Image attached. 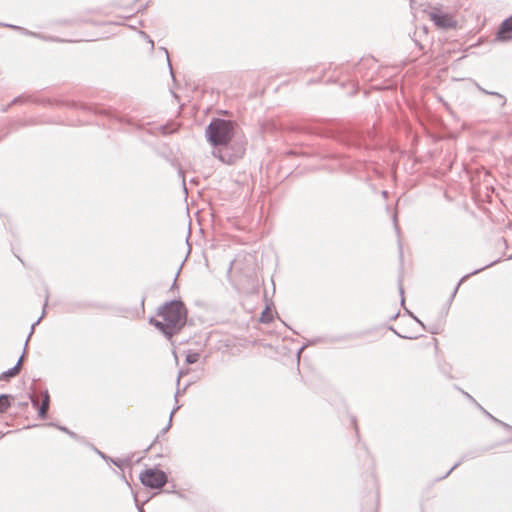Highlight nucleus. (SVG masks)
Returning a JSON list of instances; mask_svg holds the SVG:
<instances>
[{
  "mask_svg": "<svg viewBox=\"0 0 512 512\" xmlns=\"http://www.w3.org/2000/svg\"><path fill=\"white\" fill-rule=\"evenodd\" d=\"M233 126H234L233 123L226 121V126H225V129H226V148L228 146L231 147V141H230V139H228V134L230 133L231 130H233Z\"/></svg>",
  "mask_w": 512,
  "mask_h": 512,
  "instance_id": "nucleus-19",
  "label": "nucleus"
},
{
  "mask_svg": "<svg viewBox=\"0 0 512 512\" xmlns=\"http://www.w3.org/2000/svg\"><path fill=\"white\" fill-rule=\"evenodd\" d=\"M205 139L213 148L212 154L224 163V118L213 117L205 128Z\"/></svg>",
  "mask_w": 512,
  "mask_h": 512,
  "instance_id": "nucleus-2",
  "label": "nucleus"
},
{
  "mask_svg": "<svg viewBox=\"0 0 512 512\" xmlns=\"http://www.w3.org/2000/svg\"><path fill=\"white\" fill-rule=\"evenodd\" d=\"M50 401H51V399H50L49 391L47 389H45L44 393H43V401H42L41 406H45V407L49 408Z\"/></svg>",
  "mask_w": 512,
  "mask_h": 512,
  "instance_id": "nucleus-21",
  "label": "nucleus"
},
{
  "mask_svg": "<svg viewBox=\"0 0 512 512\" xmlns=\"http://www.w3.org/2000/svg\"><path fill=\"white\" fill-rule=\"evenodd\" d=\"M144 302H145V296L142 297L141 299V306L144 308Z\"/></svg>",
  "mask_w": 512,
  "mask_h": 512,
  "instance_id": "nucleus-32",
  "label": "nucleus"
},
{
  "mask_svg": "<svg viewBox=\"0 0 512 512\" xmlns=\"http://www.w3.org/2000/svg\"><path fill=\"white\" fill-rule=\"evenodd\" d=\"M124 482L128 484V480L126 479V476H123Z\"/></svg>",
  "mask_w": 512,
  "mask_h": 512,
  "instance_id": "nucleus-35",
  "label": "nucleus"
},
{
  "mask_svg": "<svg viewBox=\"0 0 512 512\" xmlns=\"http://www.w3.org/2000/svg\"><path fill=\"white\" fill-rule=\"evenodd\" d=\"M219 115H224V111H219Z\"/></svg>",
  "mask_w": 512,
  "mask_h": 512,
  "instance_id": "nucleus-37",
  "label": "nucleus"
},
{
  "mask_svg": "<svg viewBox=\"0 0 512 512\" xmlns=\"http://www.w3.org/2000/svg\"><path fill=\"white\" fill-rule=\"evenodd\" d=\"M174 488H175V484H172V488H169V489H167V490H164V492H165V493H168V494L175 493ZM176 494H177L178 496L182 497V494H181V493L176 492Z\"/></svg>",
  "mask_w": 512,
  "mask_h": 512,
  "instance_id": "nucleus-28",
  "label": "nucleus"
},
{
  "mask_svg": "<svg viewBox=\"0 0 512 512\" xmlns=\"http://www.w3.org/2000/svg\"><path fill=\"white\" fill-rule=\"evenodd\" d=\"M48 298H49V295L46 294L41 316L34 323H32V325H31V329H30V332H29V334L27 336V339H26V342H25V346H24V350H23L22 355L20 356L19 360L17 361V363L13 367L9 368L8 370H6V371H4V372H2L0 374V380H7V379H9L11 377H15L16 375H18V373L20 371V363H21V361H22V359H23V357H24V355L26 353L28 341H29L31 335L34 333L35 327L40 323V321L46 315V307L48 305Z\"/></svg>",
  "mask_w": 512,
  "mask_h": 512,
  "instance_id": "nucleus-4",
  "label": "nucleus"
},
{
  "mask_svg": "<svg viewBox=\"0 0 512 512\" xmlns=\"http://www.w3.org/2000/svg\"><path fill=\"white\" fill-rule=\"evenodd\" d=\"M180 407H181V406H180L179 404H177V403H176L175 407H174V408L172 409V411L170 412V417H169V419H171V420H172L173 415L176 413V411H178V410L180 409Z\"/></svg>",
  "mask_w": 512,
  "mask_h": 512,
  "instance_id": "nucleus-29",
  "label": "nucleus"
},
{
  "mask_svg": "<svg viewBox=\"0 0 512 512\" xmlns=\"http://www.w3.org/2000/svg\"><path fill=\"white\" fill-rule=\"evenodd\" d=\"M172 426V420L169 419L167 425L160 431V433L155 437L154 441L145 449V452H147L149 449H151L153 446L156 445V443L159 441V438L163 435H165L169 429Z\"/></svg>",
  "mask_w": 512,
  "mask_h": 512,
  "instance_id": "nucleus-17",
  "label": "nucleus"
},
{
  "mask_svg": "<svg viewBox=\"0 0 512 512\" xmlns=\"http://www.w3.org/2000/svg\"><path fill=\"white\" fill-rule=\"evenodd\" d=\"M173 288H176V282L175 281L173 282V284L171 286V289H173Z\"/></svg>",
  "mask_w": 512,
  "mask_h": 512,
  "instance_id": "nucleus-33",
  "label": "nucleus"
},
{
  "mask_svg": "<svg viewBox=\"0 0 512 512\" xmlns=\"http://www.w3.org/2000/svg\"><path fill=\"white\" fill-rule=\"evenodd\" d=\"M244 152H245V147H244L243 141L241 140L239 145L236 148V155L235 156L236 157H240V156H242L244 154Z\"/></svg>",
  "mask_w": 512,
  "mask_h": 512,
  "instance_id": "nucleus-24",
  "label": "nucleus"
},
{
  "mask_svg": "<svg viewBox=\"0 0 512 512\" xmlns=\"http://www.w3.org/2000/svg\"><path fill=\"white\" fill-rule=\"evenodd\" d=\"M19 33H21L22 35L34 37V38H37V39H40V40L46 41V42H57V43L73 42V40H66V39H63V38H60L57 36L45 35L40 32H34V31L28 30L22 26H21V30Z\"/></svg>",
  "mask_w": 512,
  "mask_h": 512,
  "instance_id": "nucleus-6",
  "label": "nucleus"
},
{
  "mask_svg": "<svg viewBox=\"0 0 512 512\" xmlns=\"http://www.w3.org/2000/svg\"><path fill=\"white\" fill-rule=\"evenodd\" d=\"M189 372V370H184V369H180L179 370V373H178V378H177V390H176V393L174 395V399H175V402L178 403V397L182 394L185 393V391L187 390V388L193 383V380L190 379L187 381V383L184 385V387L182 389L179 388V385H180V378L183 377L185 374H187Z\"/></svg>",
  "mask_w": 512,
  "mask_h": 512,
  "instance_id": "nucleus-11",
  "label": "nucleus"
},
{
  "mask_svg": "<svg viewBox=\"0 0 512 512\" xmlns=\"http://www.w3.org/2000/svg\"><path fill=\"white\" fill-rule=\"evenodd\" d=\"M427 15L429 19L440 29H450L457 26V21L452 14L442 11L439 8H432L428 10Z\"/></svg>",
  "mask_w": 512,
  "mask_h": 512,
  "instance_id": "nucleus-5",
  "label": "nucleus"
},
{
  "mask_svg": "<svg viewBox=\"0 0 512 512\" xmlns=\"http://www.w3.org/2000/svg\"><path fill=\"white\" fill-rule=\"evenodd\" d=\"M25 102H35V103H39V104H50L51 103V101L49 99L36 100L30 95L21 94V95L14 97L11 100L10 105H18V104H22Z\"/></svg>",
  "mask_w": 512,
  "mask_h": 512,
  "instance_id": "nucleus-8",
  "label": "nucleus"
},
{
  "mask_svg": "<svg viewBox=\"0 0 512 512\" xmlns=\"http://www.w3.org/2000/svg\"><path fill=\"white\" fill-rule=\"evenodd\" d=\"M132 457L127 456L125 458H113L111 457L110 462L111 464L115 465L119 469H123L125 466L131 465Z\"/></svg>",
  "mask_w": 512,
  "mask_h": 512,
  "instance_id": "nucleus-15",
  "label": "nucleus"
},
{
  "mask_svg": "<svg viewBox=\"0 0 512 512\" xmlns=\"http://www.w3.org/2000/svg\"><path fill=\"white\" fill-rule=\"evenodd\" d=\"M0 27H7V28H10V29H12L14 31H17V32H20V30H21V26L10 24V23L0 22Z\"/></svg>",
  "mask_w": 512,
  "mask_h": 512,
  "instance_id": "nucleus-23",
  "label": "nucleus"
},
{
  "mask_svg": "<svg viewBox=\"0 0 512 512\" xmlns=\"http://www.w3.org/2000/svg\"><path fill=\"white\" fill-rule=\"evenodd\" d=\"M178 176L182 180V189H183L184 193L186 194L187 193V186H186L184 171H183V169L180 166L178 167Z\"/></svg>",
  "mask_w": 512,
  "mask_h": 512,
  "instance_id": "nucleus-20",
  "label": "nucleus"
},
{
  "mask_svg": "<svg viewBox=\"0 0 512 512\" xmlns=\"http://www.w3.org/2000/svg\"><path fill=\"white\" fill-rule=\"evenodd\" d=\"M511 33H512V16L509 17L508 19H506L502 23V25L498 31V38L500 40H507L511 37L510 36Z\"/></svg>",
  "mask_w": 512,
  "mask_h": 512,
  "instance_id": "nucleus-10",
  "label": "nucleus"
},
{
  "mask_svg": "<svg viewBox=\"0 0 512 512\" xmlns=\"http://www.w3.org/2000/svg\"><path fill=\"white\" fill-rule=\"evenodd\" d=\"M135 504H136V508L138 510V512H145L144 508H143V504H139L137 502V499L135 498Z\"/></svg>",
  "mask_w": 512,
  "mask_h": 512,
  "instance_id": "nucleus-30",
  "label": "nucleus"
},
{
  "mask_svg": "<svg viewBox=\"0 0 512 512\" xmlns=\"http://www.w3.org/2000/svg\"><path fill=\"white\" fill-rule=\"evenodd\" d=\"M158 129L162 135H170L174 132V130L172 128H169L167 125H161L159 126Z\"/></svg>",
  "mask_w": 512,
  "mask_h": 512,
  "instance_id": "nucleus-22",
  "label": "nucleus"
},
{
  "mask_svg": "<svg viewBox=\"0 0 512 512\" xmlns=\"http://www.w3.org/2000/svg\"><path fill=\"white\" fill-rule=\"evenodd\" d=\"M90 111H92L93 113L95 114H104V115H107L111 118H116L115 116V112L112 111V110H109L103 106H99V105H94L92 108L89 109Z\"/></svg>",
  "mask_w": 512,
  "mask_h": 512,
  "instance_id": "nucleus-16",
  "label": "nucleus"
},
{
  "mask_svg": "<svg viewBox=\"0 0 512 512\" xmlns=\"http://www.w3.org/2000/svg\"><path fill=\"white\" fill-rule=\"evenodd\" d=\"M161 50H163L165 52L166 56H167V63H168V67H169V70H170V74H171L172 78L174 79L173 69H172V66H171V63H170V60H169L168 50L165 47H161Z\"/></svg>",
  "mask_w": 512,
  "mask_h": 512,
  "instance_id": "nucleus-25",
  "label": "nucleus"
},
{
  "mask_svg": "<svg viewBox=\"0 0 512 512\" xmlns=\"http://www.w3.org/2000/svg\"><path fill=\"white\" fill-rule=\"evenodd\" d=\"M418 351L422 356H425L427 352L437 353L439 351L438 340L433 338L418 346Z\"/></svg>",
  "mask_w": 512,
  "mask_h": 512,
  "instance_id": "nucleus-9",
  "label": "nucleus"
},
{
  "mask_svg": "<svg viewBox=\"0 0 512 512\" xmlns=\"http://www.w3.org/2000/svg\"><path fill=\"white\" fill-rule=\"evenodd\" d=\"M199 359H200V353L198 351L189 349L185 352V364H187V365L195 364L199 361Z\"/></svg>",
  "mask_w": 512,
  "mask_h": 512,
  "instance_id": "nucleus-14",
  "label": "nucleus"
},
{
  "mask_svg": "<svg viewBox=\"0 0 512 512\" xmlns=\"http://www.w3.org/2000/svg\"><path fill=\"white\" fill-rule=\"evenodd\" d=\"M14 396L11 394H0V412H6L14 403Z\"/></svg>",
  "mask_w": 512,
  "mask_h": 512,
  "instance_id": "nucleus-12",
  "label": "nucleus"
},
{
  "mask_svg": "<svg viewBox=\"0 0 512 512\" xmlns=\"http://www.w3.org/2000/svg\"><path fill=\"white\" fill-rule=\"evenodd\" d=\"M124 482L128 484V480L126 479V476H123Z\"/></svg>",
  "mask_w": 512,
  "mask_h": 512,
  "instance_id": "nucleus-34",
  "label": "nucleus"
},
{
  "mask_svg": "<svg viewBox=\"0 0 512 512\" xmlns=\"http://www.w3.org/2000/svg\"><path fill=\"white\" fill-rule=\"evenodd\" d=\"M89 446L91 447V449L101 458L103 459L105 462L109 463L110 462V459H111V456L107 455L106 453L102 452L101 450H99L95 445L93 444H89Z\"/></svg>",
  "mask_w": 512,
  "mask_h": 512,
  "instance_id": "nucleus-18",
  "label": "nucleus"
},
{
  "mask_svg": "<svg viewBox=\"0 0 512 512\" xmlns=\"http://www.w3.org/2000/svg\"><path fill=\"white\" fill-rule=\"evenodd\" d=\"M11 106H12V105H10V103H9V104H7V105L3 106V107L1 108V111H2L3 113H6V112H8V110H9V108H10Z\"/></svg>",
  "mask_w": 512,
  "mask_h": 512,
  "instance_id": "nucleus-31",
  "label": "nucleus"
},
{
  "mask_svg": "<svg viewBox=\"0 0 512 512\" xmlns=\"http://www.w3.org/2000/svg\"><path fill=\"white\" fill-rule=\"evenodd\" d=\"M28 402L27 401H23V402H18L17 403V407L21 410H26L28 408Z\"/></svg>",
  "mask_w": 512,
  "mask_h": 512,
  "instance_id": "nucleus-27",
  "label": "nucleus"
},
{
  "mask_svg": "<svg viewBox=\"0 0 512 512\" xmlns=\"http://www.w3.org/2000/svg\"><path fill=\"white\" fill-rule=\"evenodd\" d=\"M28 398L31 400L32 406L37 410V415L39 419L46 420L48 419V413H47V407L45 406H38L37 401H35L32 397V394H28Z\"/></svg>",
  "mask_w": 512,
  "mask_h": 512,
  "instance_id": "nucleus-13",
  "label": "nucleus"
},
{
  "mask_svg": "<svg viewBox=\"0 0 512 512\" xmlns=\"http://www.w3.org/2000/svg\"><path fill=\"white\" fill-rule=\"evenodd\" d=\"M157 316L161 319L151 316L148 323L154 326L166 339H171L186 325L188 310L180 298L172 299L158 307Z\"/></svg>",
  "mask_w": 512,
  "mask_h": 512,
  "instance_id": "nucleus-1",
  "label": "nucleus"
},
{
  "mask_svg": "<svg viewBox=\"0 0 512 512\" xmlns=\"http://www.w3.org/2000/svg\"><path fill=\"white\" fill-rule=\"evenodd\" d=\"M139 480L141 484L148 489H158V492L154 493V495H157L162 492L161 488L168 482V476L159 468V465H155L141 471Z\"/></svg>",
  "mask_w": 512,
  "mask_h": 512,
  "instance_id": "nucleus-3",
  "label": "nucleus"
},
{
  "mask_svg": "<svg viewBox=\"0 0 512 512\" xmlns=\"http://www.w3.org/2000/svg\"><path fill=\"white\" fill-rule=\"evenodd\" d=\"M46 425L49 427H54V428L58 429L59 431L67 434L69 437H71L72 439H74L77 442L85 443V438L83 436L78 435L77 433L70 430L68 427H66L64 425H61L60 423L49 422Z\"/></svg>",
  "mask_w": 512,
  "mask_h": 512,
  "instance_id": "nucleus-7",
  "label": "nucleus"
},
{
  "mask_svg": "<svg viewBox=\"0 0 512 512\" xmlns=\"http://www.w3.org/2000/svg\"><path fill=\"white\" fill-rule=\"evenodd\" d=\"M142 36L148 40V42L151 44V49L153 50L154 49V41L150 38V36L148 34H146L145 32H141Z\"/></svg>",
  "mask_w": 512,
  "mask_h": 512,
  "instance_id": "nucleus-26",
  "label": "nucleus"
},
{
  "mask_svg": "<svg viewBox=\"0 0 512 512\" xmlns=\"http://www.w3.org/2000/svg\"><path fill=\"white\" fill-rule=\"evenodd\" d=\"M124 482L128 484V480L126 479V476H123Z\"/></svg>",
  "mask_w": 512,
  "mask_h": 512,
  "instance_id": "nucleus-36",
  "label": "nucleus"
}]
</instances>
